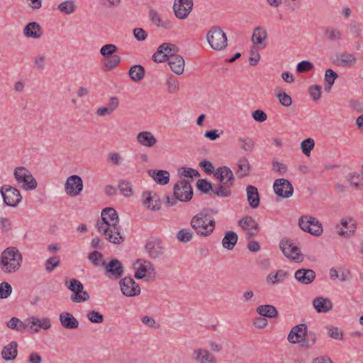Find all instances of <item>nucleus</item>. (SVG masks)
<instances>
[{"label": "nucleus", "instance_id": "f257e3e1", "mask_svg": "<svg viewBox=\"0 0 363 363\" xmlns=\"http://www.w3.org/2000/svg\"><path fill=\"white\" fill-rule=\"evenodd\" d=\"M96 228L110 242L121 244L124 241V237L121 233L118 213L112 208H106L102 211L101 218L97 220Z\"/></svg>", "mask_w": 363, "mask_h": 363}, {"label": "nucleus", "instance_id": "f03ea898", "mask_svg": "<svg viewBox=\"0 0 363 363\" xmlns=\"http://www.w3.org/2000/svg\"><path fill=\"white\" fill-rule=\"evenodd\" d=\"M6 325L13 330L30 333L47 330L51 325L49 319H9Z\"/></svg>", "mask_w": 363, "mask_h": 363}, {"label": "nucleus", "instance_id": "7ed1b4c3", "mask_svg": "<svg viewBox=\"0 0 363 363\" xmlns=\"http://www.w3.org/2000/svg\"><path fill=\"white\" fill-rule=\"evenodd\" d=\"M22 262V256L16 247H8L0 257L1 269L7 274L16 272L19 269Z\"/></svg>", "mask_w": 363, "mask_h": 363}, {"label": "nucleus", "instance_id": "20e7f679", "mask_svg": "<svg viewBox=\"0 0 363 363\" xmlns=\"http://www.w3.org/2000/svg\"><path fill=\"white\" fill-rule=\"evenodd\" d=\"M191 226L197 235L202 237H207L213 232L216 221L208 213L202 211L192 218Z\"/></svg>", "mask_w": 363, "mask_h": 363}, {"label": "nucleus", "instance_id": "39448f33", "mask_svg": "<svg viewBox=\"0 0 363 363\" xmlns=\"http://www.w3.org/2000/svg\"><path fill=\"white\" fill-rule=\"evenodd\" d=\"M174 199L167 197V203L169 206L175 205L177 200L184 202L190 201L193 196V191L189 182L183 179L176 183L174 186Z\"/></svg>", "mask_w": 363, "mask_h": 363}, {"label": "nucleus", "instance_id": "423d86ee", "mask_svg": "<svg viewBox=\"0 0 363 363\" xmlns=\"http://www.w3.org/2000/svg\"><path fill=\"white\" fill-rule=\"evenodd\" d=\"M307 335V326L305 324H299L293 327L288 335V340L292 344L303 342V345L307 347L315 344L316 341V335L315 334H309L310 340H306Z\"/></svg>", "mask_w": 363, "mask_h": 363}, {"label": "nucleus", "instance_id": "0eeeda50", "mask_svg": "<svg viewBox=\"0 0 363 363\" xmlns=\"http://www.w3.org/2000/svg\"><path fill=\"white\" fill-rule=\"evenodd\" d=\"M207 40L211 47L216 50H222L227 47V36L219 27H212L207 33Z\"/></svg>", "mask_w": 363, "mask_h": 363}, {"label": "nucleus", "instance_id": "6e6552de", "mask_svg": "<svg viewBox=\"0 0 363 363\" xmlns=\"http://www.w3.org/2000/svg\"><path fill=\"white\" fill-rule=\"evenodd\" d=\"M298 225L303 231L315 236H320L323 232L320 222L311 216H301L298 219Z\"/></svg>", "mask_w": 363, "mask_h": 363}, {"label": "nucleus", "instance_id": "1a4fd4ad", "mask_svg": "<svg viewBox=\"0 0 363 363\" xmlns=\"http://www.w3.org/2000/svg\"><path fill=\"white\" fill-rule=\"evenodd\" d=\"M14 177L20 186L25 189H34L37 186V182L30 172L23 167H19L14 170Z\"/></svg>", "mask_w": 363, "mask_h": 363}, {"label": "nucleus", "instance_id": "9d476101", "mask_svg": "<svg viewBox=\"0 0 363 363\" xmlns=\"http://www.w3.org/2000/svg\"><path fill=\"white\" fill-rule=\"evenodd\" d=\"M4 201L7 206H16L21 200L19 191L9 185H4L0 189Z\"/></svg>", "mask_w": 363, "mask_h": 363}, {"label": "nucleus", "instance_id": "9b49d317", "mask_svg": "<svg viewBox=\"0 0 363 363\" xmlns=\"http://www.w3.org/2000/svg\"><path fill=\"white\" fill-rule=\"evenodd\" d=\"M121 291L125 296H135L140 294V287L130 277H126L119 281Z\"/></svg>", "mask_w": 363, "mask_h": 363}, {"label": "nucleus", "instance_id": "f8f14e48", "mask_svg": "<svg viewBox=\"0 0 363 363\" xmlns=\"http://www.w3.org/2000/svg\"><path fill=\"white\" fill-rule=\"evenodd\" d=\"M280 248L286 257L296 262L301 260L300 250L291 240H282L280 242Z\"/></svg>", "mask_w": 363, "mask_h": 363}, {"label": "nucleus", "instance_id": "ddd939ff", "mask_svg": "<svg viewBox=\"0 0 363 363\" xmlns=\"http://www.w3.org/2000/svg\"><path fill=\"white\" fill-rule=\"evenodd\" d=\"M105 275L111 279H118L123 274L122 263L117 259H112L108 263L105 264Z\"/></svg>", "mask_w": 363, "mask_h": 363}, {"label": "nucleus", "instance_id": "4468645a", "mask_svg": "<svg viewBox=\"0 0 363 363\" xmlns=\"http://www.w3.org/2000/svg\"><path fill=\"white\" fill-rule=\"evenodd\" d=\"M273 187L276 194L281 198H289L294 192L292 184L286 179H276Z\"/></svg>", "mask_w": 363, "mask_h": 363}, {"label": "nucleus", "instance_id": "2eb2a0df", "mask_svg": "<svg viewBox=\"0 0 363 363\" xmlns=\"http://www.w3.org/2000/svg\"><path fill=\"white\" fill-rule=\"evenodd\" d=\"M247 239H250L259 233V226L256 220L250 216L242 218L239 222Z\"/></svg>", "mask_w": 363, "mask_h": 363}, {"label": "nucleus", "instance_id": "dca6fc26", "mask_svg": "<svg viewBox=\"0 0 363 363\" xmlns=\"http://www.w3.org/2000/svg\"><path fill=\"white\" fill-rule=\"evenodd\" d=\"M193 8V0H175L173 9L175 16L179 19L186 18Z\"/></svg>", "mask_w": 363, "mask_h": 363}, {"label": "nucleus", "instance_id": "f3484780", "mask_svg": "<svg viewBox=\"0 0 363 363\" xmlns=\"http://www.w3.org/2000/svg\"><path fill=\"white\" fill-rule=\"evenodd\" d=\"M146 252L150 257L156 259L161 257L164 253V247L161 240L151 238L148 240L145 245Z\"/></svg>", "mask_w": 363, "mask_h": 363}, {"label": "nucleus", "instance_id": "a211bd4d", "mask_svg": "<svg viewBox=\"0 0 363 363\" xmlns=\"http://www.w3.org/2000/svg\"><path fill=\"white\" fill-rule=\"evenodd\" d=\"M83 189L82 179L77 175L68 177L65 183V191L71 196H75L80 194Z\"/></svg>", "mask_w": 363, "mask_h": 363}, {"label": "nucleus", "instance_id": "6ab92c4d", "mask_svg": "<svg viewBox=\"0 0 363 363\" xmlns=\"http://www.w3.org/2000/svg\"><path fill=\"white\" fill-rule=\"evenodd\" d=\"M192 359L196 363H216V357L209 350L203 347L193 350Z\"/></svg>", "mask_w": 363, "mask_h": 363}, {"label": "nucleus", "instance_id": "aec40b11", "mask_svg": "<svg viewBox=\"0 0 363 363\" xmlns=\"http://www.w3.org/2000/svg\"><path fill=\"white\" fill-rule=\"evenodd\" d=\"M267 31L260 26L256 27L252 33V42L255 47L259 49H264L267 45Z\"/></svg>", "mask_w": 363, "mask_h": 363}, {"label": "nucleus", "instance_id": "412c9836", "mask_svg": "<svg viewBox=\"0 0 363 363\" xmlns=\"http://www.w3.org/2000/svg\"><path fill=\"white\" fill-rule=\"evenodd\" d=\"M143 204L152 211H157L160 208V199L159 196L153 191H146L143 194Z\"/></svg>", "mask_w": 363, "mask_h": 363}, {"label": "nucleus", "instance_id": "4be33fe9", "mask_svg": "<svg viewBox=\"0 0 363 363\" xmlns=\"http://www.w3.org/2000/svg\"><path fill=\"white\" fill-rule=\"evenodd\" d=\"M215 176L219 179L220 182L224 185L231 186L234 182V176L233 172L227 167H220L217 169Z\"/></svg>", "mask_w": 363, "mask_h": 363}, {"label": "nucleus", "instance_id": "5701e85b", "mask_svg": "<svg viewBox=\"0 0 363 363\" xmlns=\"http://www.w3.org/2000/svg\"><path fill=\"white\" fill-rule=\"evenodd\" d=\"M341 225L347 230H344L341 229L339 231V235L349 238L352 235L356 230L357 220L351 216H347L341 219Z\"/></svg>", "mask_w": 363, "mask_h": 363}, {"label": "nucleus", "instance_id": "b1692460", "mask_svg": "<svg viewBox=\"0 0 363 363\" xmlns=\"http://www.w3.org/2000/svg\"><path fill=\"white\" fill-rule=\"evenodd\" d=\"M295 278L303 284H309L315 278V273L312 269H301L295 272Z\"/></svg>", "mask_w": 363, "mask_h": 363}, {"label": "nucleus", "instance_id": "393cba45", "mask_svg": "<svg viewBox=\"0 0 363 363\" xmlns=\"http://www.w3.org/2000/svg\"><path fill=\"white\" fill-rule=\"evenodd\" d=\"M168 64L173 72L180 75L183 74L184 70L185 62L184 58L179 55H173L168 60Z\"/></svg>", "mask_w": 363, "mask_h": 363}, {"label": "nucleus", "instance_id": "a878e982", "mask_svg": "<svg viewBox=\"0 0 363 363\" xmlns=\"http://www.w3.org/2000/svg\"><path fill=\"white\" fill-rule=\"evenodd\" d=\"M18 345L16 342H11L4 346L1 351V357L6 361H12L18 354Z\"/></svg>", "mask_w": 363, "mask_h": 363}, {"label": "nucleus", "instance_id": "bb28decb", "mask_svg": "<svg viewBox=\"0 0 363 363\" xmlns=\"http://www.w3.org/2000/svg\"><path fill=\"white\" fill-rule=\"evenodd\" d=\"M137 140L140 145L148 147H153L157 143L156 138L149 131L139 133L137 135Z\"/></svg>", "mask_w": 363, "mask_h": 363}, {"label": "nucleus", "instance_id": "cd10ccee", "mask_svg": "<svg viewBox=\"0 0 363 363\" xmlns=\"http://www.w3.org/2000/svg\"><path fill=\"white\" fill-rule=\"evenodd\" d=\"M247 201L252 208H256L259 205V196L257 189L252 186L249 185L246 189Z\"/></svg>", "mask_w": 363, "mask_h": 363}, {"label": "nucleus", "instance_id": "c85d7f7f", "mask_svg": "<svg viewBox=\"0 0 363 363\" xmlns=\"http://www.w3.org/2000/svg\"><path fill=\"white\" fill-rule=\"evenodd\" d=\"M313 305L318 312H328L333 306L331 301L329 299L323 297L315 298L313 301Z\"/></svg>", "mask_w": 363, "mask_h": 363}, {"label": "nucleus", "instance_id": "c756f323", "mask_svg": "<svg viewBox=\"0 0 363 363\" xmlns=\"http://www.w3.org/2000/svg\"><path fill=\"white\" fill-rule=\"evenodd\" d=\"M238 169L235 174L238 177L242 178L247 176L250 172V165L248 160L243 157L240 158L237 164Z\"/></svg>", "mask_w": 363, "mask_h": 363}, {"label": "nucleus", "instance_id": "7c9ffc66", "mask_svg": "<svg viewBox=\"0 0 363 363\" xmlns=\"http://www.w3.org/2000/svg\"><path fill=\"white\" fill-rule=\"evenodd\" d=\"M25 35L28 38H39L42 35L40 25L35 22L29 23L24 28Z\"/></svg>", "mask_w": 363, "mask_h": 363}, {"label": "nucleus", "instance_id": "2f4dec72", "mask_svg": "<svg viewBox=\"0 0 363 363\" xmlns=\"http://www.w3.org/2000/svg\"><path fill=\"white\" fill-rule=\"evenodd\" d=\"M149 17L151 21L157 27H162L167 29H169L172 27V23L170 21H163L159 13L155 10L150 11Z\"/></svg>", "mask_w": 363, "mask_h": 363}, {"label": "nucleus", "instance_id": "473e14b6", "mask_svg": "<svg viewBox=\"0 0 363 363\" xmlns=\"http://www.w3.org/2000/svg\"><path fill=\"white\" fill-rule=\"evenodd\" d=\"M238 235L233 231H228L225 233L223 240V246L228 250H233L238 242Z\"/></svg>", "mask_w": 363, "mask_h": 363}, {"label": "nucleus", "instance_id": "72a5a7b5", "mask_svg": "<svg viewBox=\"0 0 363 363\" xmlns=\"http://www.w3.org/2000/svg\"><path fill=\"white\" fill-rule=\"evenodd\" d=\"M257 312L262 316L265 318H276L277 316V311L274 306L272 305H262L257 307Z\"/></svg>", "mask_w": 363, "mask_h": 363}, {"label": "nucleus", "instance_id": "f704fd0d", "mask_svg": "<svg viewBox=\"0 0 363 363\" xmlns=\"http://www.w3.org/2000/svg\"><path fill=\"white\" fill-rule=\"evenodd\" d=\"M129 76L134 82H140L144 78L145 69L141 65H134L129 70Z\"/></svg>", "mask_w": 363, "mask_h": 363}, {"label": "nucleus", "instance_id": "c9c22d12", "mask_svg": "<svg viewBox=\"0 0 363 363\" xmlns=\"http://www.w3.org/2000/svg\"><path fill=\"white\" fill-rule=\"evenodd\" d=\"M325 35L329 41H339L342 40V32L332 26L327 27L325 30Z\"/></svg>", "mask_w": 363, "mask_h": 363}, {"label": "nucleus", "instance_id": "e433bc0d", "mask_svg": "<svg viewBox=\"0 0 363 363\" xmlns=\"http://www.w3.org/2000/svg\"><path fill=\"white\" fill-rule=\"evenodd\" d=\"M151 176L157 183L162 185L167 184L169 181V174L167 171H153Z\"/></svg>", "mask_w": 363, "mask_h": 363}, {"label": "nucleus", "instance_id": "4c0bfd02", "mask_svg": "<svg viewBox=\"0 0 363 363\" xmlns=\"http://www.w3.org/2000/svg\"><path fill=\"white\" fill-rule=\"evenodd\" d=\"M121 62V57L117 55H114L106 58L104 64V71H111L116 68Z\"/></svg>", "mask_w": 363, "mask_h": 363}, {"label": "nucleus", "instance_id": "58836bf2", "mask_svg": "<svg viewBox=\"0 0 363 363\" xmlns=\"http://www.w3.org/2000/svg\"><path fill=\"white\" fill-rule=\"evenodd\" d=\"M238 143L239 147L246 152H252L255 148L254 141L248 137L239 138L238 139Z\"/></svg>", "mask_w": 363, "mask_h": 363}, {"label": "nucleus", "instance_id": "ea45409f", "mask_svg": "<svg viewBox=\"0 0 363 363\" xmlns=\"http://www.w3.org/2000/svg\"><path fill=\"white\" fill-rule=\"evenodd\" d=\"M149 269L154 270V268L152 267V264L148 261H144V262L143 264H140L137 271L135 272V277L138 279L144 278L145 276V273Z\"/></svg>", "mask_w": 363, "mask_h": 363}, {"label": "nucleus", "instance_id": "a19ab883", "mask_svg": "<svg viewBox=\"0 0 363 363\" xmlns=\"http://www.w3.org/2000/svg\"><path fill=\"white\" fill-rule=\"evenodd\" d=\"M76 5L73 1H66L58 5V9L65 14H72L76 10Z\"/></svg>", "mask_w": 363, "mask_h": 363}, {"label": "nucleus", "instance_id": "79ce46f5", "mask_svg": "<svg viewBox=\"0 0 363 363\" xmlns=\"http://www.w3.org/2000/svg\"><path fill=\"white\" fill-rule=\"evenodd\" d=\"M230 186L228 185H220L218 186H213L212 189V194L221 197H228L231 194L230 189Z\"/></svg>", "mask_w": 363, "mask_h": 363}, {"label": "nucleus", "instance_id": "37998d69", "mask_svg": "<svg viewBox=\"0 0 363 363\" xmlns=\"http://www.w3.org/2000/svg\"><path fill=\"white\" fill-rule=\"evenodd\" d=\"M160 46H163V53L167 55V60L172 57L173 55H177L179 48L174 44L164 43Z\"/></svg>", "mask_w": 363, "mask_h": 363}, {"label": "nucleus", "instance_id": "c03bdc74", "mask_svg": "<svg viewBox=\"0 0 363 363\" xmlns=\"http://www.w3.org/2000/svg\"><path fill=\"white\" fill-rule=\"evenodd\" d=\"M338 59L345 67H352L357 61L356 57L353 54L346 52L342 53Z\"/></svg>", "mask_w": 363, "mask_h": 363}, {"label": "nucleus", "instance_id": "a18cd8bd", "mask_svg": "<svg viewBox=\"0 0 363 363\" xmlns=\"http://www.w3.org/2000/svg\"><path fill=\"white\" fill-rule=\"evenodd\" d=\"M89 259L95 265V266H104L106 262L103 259V255L98 252L94 251L90 253L88 256Z\"/></svg>", "mask_w": 363, "mask_h": 363}, {"label": "nucleus", "instance_id": "49530a36", "mask_svg": "<svg viewBox=\"0 0 363 363\" xmlns=\"http://www.w3.org/2000/svg\"><path fill=\"white\" fill-rule=\"evenodd\" d=\"M288 273L283 270H279L275 274H270L268 275L267 279L271 281L273 284L284 281Z\"/></svg>", "mask_w": 363, "mask_h": 363}, {"label": "nucleus", "instance_id": "de8ad7c7", "mask_svg": "<svg viewBox=\"0 0 363 363\" xmlns=\"http://www.w3.org/2000/svg\"><path fill=\"white\" fill-rule=\"evenodd\" d=\"M315 143L312 138H307L302 141L301 143V150L306 156L310 155L311 152L313 149Z\"/></svg>", "mask_w": 363, "mask_h": 363}, {"label": "nucleus", "instance_id": "09e8293b", "mask_svg": "<svg viewBox=\"0 0 363 363\" xmlns=\"http://www.w3.org/2000/svg\"><path fill=\"white\" fill-rule=\"evenodd\" d=\"M177 238L180 242H187L192 239L193 233L190 229H182L178 232Z\"/></svg>", "mask_w": 363, "mask_h": 363}, {"label": "nucleus", "instance_id": "8fccbe9b", "mask_svg": "<svg viewBox=\"0 0 363 363\" xmlns=\"http://www.w3.org/2000/svg\"><path fill=\"white\" fill-rule=\"evenodd\" d=\"M168 91L170 94L177 93L179 91V82L175 77H170L167 81Z\"/></svg>", "mask_w": 363, "mask_h": 363}, {"label": "nucleus", "instance_id": "3c124183", "mask_svg": "<svg viewBox=\"0 0 363 363\" xmlns=\"http://www.w3.org/2000/svg\"><path fill=\"white\" fill-rule=\"evenodd\" d=\"M118 50L117 47L113 44H106L104 45L101 50L100 53L106 58L112 55Z\"/></svg>", "mask_w": 363, "mask_h": 363}, {"label": "nucleus", "instance_id": "603ef678", "mask_svg": "<svg viewBox=\"0 0 363 363\" xmlns=\"http://www.w3.org/2000/svg\"><path fill=\"white\" fill-rule=\"evenodd\" d=\"M118 187L121 193L125 196H131L133 194L130 184L126 181H121Z\"/></svg>", "mask_w": 363, "mask_h": 363}, {"label": "nucleus", "instance_id": "864d4df0", "mask_svg": "<svg viewBox=\"0 0 363 363\" xmlns=\"http://www.w3.org/2000/svg\"><path fill=\"white\" fill-rule=\"evenodd\" d=\"M89 298L88 293L83 289H79L71 296L72 301L77 303L87 301Z\"/></svg>", "mask_w": 363, "mask_h": 363}, {"label": "nucleus", "instance_id": "5fc2aeb1", "mask_svg": "<svg viewBox=\"0 0 363 363\" xmlns=\"http://www.w3.org/2000/svg\"><path fill=\"white\" fill-rule=\"evenodd\" d=\"M328 335L337 340H342L343 338L342 331L340 328L333 326L328 328Z\"/></svg>", "mask_w": 363, "mask_h": 363}, {"label": "nucleus", "instance_id": "6e6d98bb", "mask_svg": "<svg viewBox=\"0 0 363 363\" xmlns=\"http://www.w3.org/2000/svg\"><path fill=\"white\" fill-rule=\"evenodd\" d=\"M12 291V287L8 282L0 284V299L7 298Z\"/></svg>", "mask_w": 363, "mask_h": 363}, {"label": "nucleus", "instance_id": "4d7b16f0", "mask_svg": "<svg viewBox=\"0 0 363 363\" xmlns=\"http://www.w3.org/2000/svg\"><path fill=\"white\" fill-rule=\"evenodd\" d=\"M59 264L60 257L58 256L52 257L45 262V269L48 272H52Z\"/></svg>", "mask_w": 363, "mask_h": 363}, {"label": "nucleus", "instance_id": "13d9d810", "mask_svg": "<svg viewBox=\"0 0 363 363\" xmlns=\"http://www.w3.org/2000/svg\"><path fill=\"white\" fill-rule=\"evenodd\" d=\"M314 67L313 63L309 61H302L297 65L296 70L299 73H304L313 69Z\"/></svg>", "mask_w": 363, "mask_h": 363}, {"label": "nucleus", "instance_id": "bf43d9fd", "mask_svg": "<svg viewBox=\"0 0 363 363\" xmlns=\"http://www.w3.org/2000/svg\"><path fill=\"white\" fill-rule=\"evenodd\" d=\"M348 181L355 188L363 186V177L359 174H352L349 176Z\"/></svg>", "mask_w": 363, "mask_h": 363}, {"label": "nucleus", "instance_id": "052dcab7", "mask_svg": "<svg viewBox=\"0 0 363 363\" xmlns=\"http://www.w3.org/2000/svg\"><path fill=\"white\" fill-rule=\"evenodd\" d=\"M259 48H257L255 47H252L251 49L250 54V57L249 59L250 65L252 66H255L257 65L258 62L260 59V55L258 53Z\"/></svg>", "mask_w": 363, "mask_h": 363}, {"label": "nucleus", "instance_id": "680f3d73", "mask_svg": "<svg viewBox=\"0 0 363 363\" xmlns=\"http://www.w3.org/2000/svg\"><path fill=\"white\" fill-rule=\"evenodd\" d=\"M162 48H164L163 46H159L157 48V50L154 55H152V60L155 62H164L166 60H168L167 58V55H165L163 53Z\"/></svg>", "mask_w": 363, "mask_h": 363}, {"label": "nucleus", "instance_id": "e2e57ef3", "mask_svg": "<svg viewBox=\"0 0 363 363\" xmlns=\"http://www.w3.org/2000/svg\"><path fill=\"white\" fill-rule=\"evenodd\" d=\"M197 187L199 190L204 193L208 192L210 190L212 191L213 186H212L211 184L208 182L205 179H199L196 183ZM212 194V192L211 193Z\"/></svg>", "mask_w": 363, "mask_h": 363}, {"label": "nucleus", "instance_id": "0e129e2a", "mask_svg": "<svg viewBox=\"0 0 363 363\" xmlns=\"http://www.w3.org/2000/svg\"><path fill=\"white\" fill-rule=\"evenodd\" d=\"M62 325L68 329L77 328L79 325L77 319H60Z\"/></svg>", "mask_w": 363, "mask_h": 363}, {"label": "nucleus", "instance_id": "69168bd1", "mask_svg": "<svg viewBox=\"0 0 363 363\" xmlns=\"http://www.w3.org/2000/svg\"><path fill=\"white\" fill-rule=\"evenodd\" d=\"M338 75L335 72L333 69H328L325 71V81L327 84L333 85Z\"/></svg>", "mask_w": 363, "mask_h": 363}, {"label": "nucleus", "instance_id": "338daca9", "mask_svg": "<svg viewBox=\"0 0 363 363\" xmlns=\"http://www.w3.org/2000/svg\"><path fill=\"white\" fill-rule=\"evenodd\" d=\"M66 285L71 291L74 292V294L79 289H83L84 288L82 284L79 280L75 279H71L69 284L67 282H66Z\"/></svg>", "mask_w": 363, "mask_h": 363}, {"label": "nucleus", "instance_id": "774afa93", "mask_svg": "<svg viewBox=\"0 0 363 363\" xmlns=\"http://www.w3.org/2000/svg\"><path fill=\"white\" fill-rule=\"evenodd\" d=\"M108 162H111L113 165H119L122 161V157L118 152H111L108 155L107 159Z\"/></svg>", "mask_w": 363, "mask_h": 363}]
</instances>
